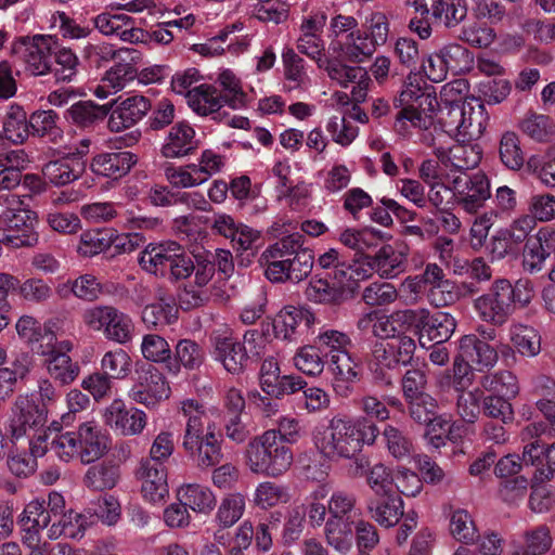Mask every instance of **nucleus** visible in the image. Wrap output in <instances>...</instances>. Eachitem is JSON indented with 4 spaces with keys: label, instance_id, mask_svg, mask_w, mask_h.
I'll list each match as a JSON object with an SVG mask.
<instances>
[{
    "label": "nucleus",
    "instance_id": "f257e3e1",
    "mask_svg": "<svg viewBox=\"0 0 555 555\" xmlns=\"http://www.w3.org/2000/svg\"><path fill=\"white\" fill-rule=\"evenodd\" d=\"M379 435L375 423L367 417L336 414L313 433V444L319 454L331 462L351 460L363 446H373Z\"/></svg>",
    "mask_w": 555,
    "mask_h": 555
},
{
    "label": "nucleus",
    "instance_id": "f03ea898",
    "mask_svg": "<svg viewBox=\"0 0 555 555\" xmlns=\"http://www.w3.org/2000/svg\"><path fill=\"white\" fill-rule=\"evenodd\" d=\"M180 412L185 418L182 447L201 468L219 464L222 460L221 440L216 426L208 420V409L196 399L180 402Z\"/></svg>",
    "mask_w": 555,
    "mask_h": 555
},
{
    "label": "nucleus",
    "instance_id": "7ed1b4c3",
    "mask_svg": "<svg viewBox=\"0 0 555 555\" xmlns=\"http://www.w3.org/2000/svg\"><path fill=\"white\" fill-rule=\"evenodd\" d=\"M244 460L250 473L276 478L291 468L294 454L288 446L282 443L274 429H267L248 441Z\"/></svg>",
    "mask_w": 555,
    "mask_h": 555
},
{
    "label": "nucleus",
    "instance_id": "20e7f679",
    "mask_svg": "<svg viewBox=\"0 0 555 555\" xmlns=\"http://www.w3.org/2000/svg\"><path fill=\"white\" fill-rule=\"evenodd\" d=\"M488 119L485 105L476 99L462 103H456V99H452L442 109L441 117L446 132L459 142L478 140L486 130Z\"/></svg>",
    "mask_w": 555,
    "mask_h": 555
},
{
    "label": "nucleus",
    "instance_id": "39448f33",
    "mask_svg": "<svg viewBox=\"0 0 555 555\" xmlns=\"http://www.w3.org/2000/svg\"><path fill=\"white\" fill-rule=\"evenodd\" d=\"M398 101L400 105L405 106L395 122V128L400 134H408L411 128L427 129L431 126L438 106L436 95L423 92L418 85L410 81L404 86Z\"/></svg>",
    "mask_w": 555,
    "mask_h": 555
},
{
    "label": "nucleus",
    "instance_id": "423d86ee",
    "mask_svg": "<svg viewBox=\"0 0 555 555\" xmlns=\"http://www.w3.org/2000/svg\"><path fill=\"white\" fill-rule=\"evenodd\" d=\"M229 298L225 281L215 279V264L209 261L198 262L194 278L189 281L179 295L183 309H193L210 301L224 302Z\"/></svg>",
    "mask_w": 555,
    "mask_h": 555
},
{
    "label": "nucleus",
    "instance_id": "0eeeda50",
    "mask_svg": "<svg viewBox=\"0 0 555 555\" xmlns=\"http://www.w3.org/2000/svg\"><path fill=\"white\" fill-rule=\"evenodd\" d=\"M82 320L88 328L101 332L106 339L119 345H126L134 337L135 325L131 317L113 306L89 308Z\"/></svg>",
    "mask_w": 555,
    "mask_h": 555
},
{
    "label": "nucleus",
    "instance_id": "6e6552de",
    "mask_svg": "<svg viewBox=\"0 0 555 555\" xmlns=\"http://www.w3.org/2000/svg\"><path fill=\"white\" fill-rule=\"evenodd\" d=\"M57 39L51 35H35L18 38L13 44V54L25 64L34 76H43L51 70V55Z\"/></svg>",
    "mask_w": 555,
    "mask_h": 555
},
{
    "label": "nucleus",
    "instance_id": "1a4fd4ad",
    "mask_svg": "<svg viewBox=\"0 0 555 555\" xmlns=\"http://www.w3.org/2000/svg\"><path fill=\"white\" fill-rule=\"evenodd\" d=\"M512 294V283L508 280H495L489 291L474 301L478 317L486 323L503 325L514 312Z\"/></svg>",
    "mask_w": 555,
    "mask_h": 555
},
{
    "label": "nucleus",
    "instance_id": "9d476101",
    "mask_svg": "<svg viewBox=\"0 0 555 555\" xmlns=\"http://www.w3.org/2000/svg\"><path fill=\"white\" fill-rule=\"evenodd\" d=\"M415 349V340L408 335H398L397 338L375 343L372 349L375 372L384 374L385 371L408 365L413 359Z\"/></svg>",
    "mask_w": 555,
    "mask_h": 555
},
{
    "label": "nucleus",
    "instance_id": "9b49d317",
    "mask_svg": "<svg viewBox=\"0 0 555 555\" xmlns=\"http://www.w3.org/2000/svg\"><path fill=\"white\" fill-rule=\"evenodd\" d=\"M404 321L415 326L421 336L426 335L437 344L447 341L455 331V319L448 312L430 314L428 309H406L400 314Z\"/></svg>",
    "mask_w": 555,
    "mask_h": 555
},
{
    "label": "nucleus",
    "instance_id": "f8f14e48",
    "mask_svg": "<svg viewBox=\"0 0 555 555\" xmlns=\"http://www.w3.org/2000/svg\"><path fill=\"white\" fill-rule=\"evenodd\" d=\"M46 411L36 402L34 395H20L12 406L8 431L12 439L30 436L43 426Z\"/></svg>",
    "mask_w": 555,
    "mask_h": 555
},
{
    "label": "nucleus",
    "instance_id": "ddd939ff",
    "mask_svg": "<svg viewBox=\"0 0 555 555\" xmlns=\"http://www.w3.org/2000/svg\"><path fill=\"white\" fill-rule=\"evenodd\" d=\"M452 194L466 212L474 214L490 198V181L482 172L457 176L452 180Z\"/></svg>",
    "mask_w": 555,
    "mask_h": 555
},
{
    "label": "nucleus",
    "instance_id": "4468645a",
    "mask_svg": "<svg viewBox=\"0 0 555 555\" xmlns=\"http://www.w3.org/2000/svg\"><path fill=\"white\" fill-rule=\"evenodd\" d=\"M327 15L323 10H317L305 16L300 25V36L297 39V49L301 54L313 60L318 67H322L328 60L325 56V43L322 38Z\"/></svg>",
    "mask_w": 555,
    "mask_h": 555
},
{
    "label": "nucleus",
    "instance_id": "2eb2a0df",
    "mask_svg": "<svg viewBox=\"0 0 555 555\" xmlns=\"http://www.w3.org/2000/svg\"><path fill=\"white\" fill-rule=\"evenodd\" d=\"M137 374V383L130 391L132 400L151 408L170 397L169 383L157 367L144 365Z\"/></svg>",
    "mask_w": 555,
    "mask_h": 555
},
{
    "label": "nucleus",
    "instance_id": "dca6fc26",
    "mask_svg": "<svg viewBox=\"0 0 555 555\" xmlns=\"http://www.w3.org/2000/svg\"><path fill=\"white\" fill-rule=\"evenodd\" d=\"M107 104V128L112 132H121L132 128L151 109L150 100L140 94H133L122 100L117 99Z\"/></svg>",
    "mask_w": 555,
    "mask_h": 555
},
{
    "label": "nucleus",
    "instance_id": "f3484780",
    "mask_svg": "<svg viewBox=\"0 0 555 555\" xmlns=\"http://www.w3.org/2000/svg\"><path fill=\"white\" fill-rule=\"evenodd\" d=\"M104 423L122 436L140 435L146 426L147 416L144 411L130 408L120 399H115L102 413Z\"/></svg>",
    "mask_w": 555,
    "mask_h": 555
},
{
    "label": "nucleus",
    "instance_id": "a211bd4d",
    "mask_svg": "<svg viewBox=\"0 0 555 555\" xmlns=\"http://www.w3.org/2000/svg\"><path fill=\"white\" fill-rule=\"evenodd\" d=\"M212 358L220 362L223 367L232 373L238 374L243 371L248 356L245 347L236 341L229 328L215 331L211 336Z\"/></svg>",
    "mask_w": 555,
    "mask_h": 555
},
{
    "label": "nucleus",
    "instance_id": "6ab92c4d",
    "mask_svg": "<svg viewBox=\"0 0 555 555\" xmlns=\"http://www.w3.org/2000/svg\"><path fill=\"white\" fill-rule=\"evenodd\" d=\"M320 68L324 69L332 80L344 88L353 83L351 98L354 102L361 103L366 99L371 78L363 67L348 66L328 59Z\"/></svg>",
    "mask_w": 555,
    "mask_h": 555
},
{
    "label": "nucleus",
    "instance_id": "aec40b11",
    "mask_svg": "<svg viewBox=\"0 0 555 555\" xmlns=\"http://www.w3.org/2000/svg\"><path fill=\"white\" fill-rule=\"evenodd\" d=\"M315 323L314 314L305 307L285 306L273 320V332L276 338L294 341Z\"/></svg>",
    "mask_w": 555,
    "mask_h": 555
},
{
    "label": "nucleus",
    "instance_id": "412c9836",
    "mask_svg": "<svg viewBox=\"0 0 555 555\" xmlns=\"http://www.w3.org/2000/svg\"><path fill=\"white\" fill-rule=\"evenodd\" d=\"M95 28L104 36L116 37L124 42L144 41L145 33L137 27L134 20L124 13L103 12L93 20Z\"/></svg>",
    "mask_w": 555,
    "mask_h": 555
},
{
    "label": "nucleus",
    "instance_id": "4be33fe9",
    "mask_svg": "<svg viewBox=\"0 0 555 555\" xmlns=\"http://www.w3.org/2000/svg\"><path fill=\"white\" fill-rule=\"evenodd\" d=\"M144 499L151 503H159L169 494L167 472L163 463L142 460L137 472Z\"/></svg>",
    "mask_w": 555,
    "mask_h": 555
},
{
    "label": "nucleus",
    "instance_id": "5701e85b",
    "mask_svg": "<svg viewBox=\"0 0 555 555\" xmlns=\"http://www.w3.org/2000/svg\"><path fill=\"white\" fill-rule=\"evenodd\" d=\"M79 448V459L83 464H90L106 454L109 449L108 435L94 422L81 424L76 433Z\"/></svg>",
    "mask_w": 555,
    "mask_h": 555
},
{
    "label": "nucleus",
    "instance_id": "b1692460",
    "mask_svg": "<svg viewBox=\"0 0 555 555\" xmlns=\"http://www.w3.org/2000/svg\"><path fill=\"white\" fill-rule=\"evenodd\" d=\"M328 370L332 374L331 386L336 397H350L359 379V363L351 353H344L328 361Z\"/></svg>",
    "mask_w": 555,
    "mask_h": 555
},
{
    "label": "nucleus",
    "instance_id": "393cba45",
    "mask_svg": "<svg viewBox=\"0 0 555 555\" xmlns=\"http://www.w3.org/2000/svg\"><path fill=\"white\" fill-rule=\"evenodd\" d=\"M139 61H118L102 76L92 93L100 100L116 94L129 86L137 77L135 64Z\"/></svg>",
    "mask_w": 555,
    "mask_h": 555
},
{
    "label": "nucleus",
    "instance_id": "a878e982",
    "mask_svg": "<svg viewBox=\"0 0 555 555\" xmlns=\"http://www.w3.org/2000/svg\"><path fill=\"white\" fill-rule=\"evenodd\" d=\"M198 147L195 129L186 121L173 125L162 146V155L166 158H181L192 154Z\"/></svg>",
    "mask_w": 555,
    "mask_h": 555
},
{
    "label": "nucleus",
    "instance_id": "bb28decb",
    "mask_svg": "<svg viewBox=\"0 0 555 555\" xmlns=\"http://www.w3.org/2000/svg\"><path fill=\"white\" fill-rule=\"evenodd\" d=\"M417 275L428 292L427 296L431 305L443 307L455 300L454 286L446 279L443 270L437 263H428L424 272Z\"/></svg>",
    "mask_w": 555,
    "mask_h": 555
},
{
    "label": "nucleus",
    "instance_id": "cd10ccee",
    "mask_svg": "<svg viewBox=\"0 0 555 555\" xmlns=\"http://www.w3.org/2000/svg\"><path fill=\"white\" fill-rule=\"evenodd\" d=\"M92 524L90 511L78 513L69 509L52 522L48 528L47 535L50 540H57L60 538L79 540Z\"/></svg>",
    "mask_w": 555,
    "mask_h": 555
},
{
    "label": "nucleus",
    "instance_id": "c85d7f7f",
    "mask_svg": "<svg viewBox=\"0 0 555 555\" xmlns=\"http://www.w3.org/2000/svg\"><path fill=\"white\" fill-rule=\"evenodd\" d=\"M135 163L137 156L131 152H109L95 155L90 168L96 176L117 180L126 176Z\"/></svg>",
    "mask_w": 555,
    "mask_h": 555
},
{
    "label": "nucleus",
    "instance_id": "c756f323",
    "mask_svg": "<svg viewBox=\"0 0 555 555\" xmlns=\"http://www.w3.org/2000/svg\"><path fill=\"white\" fill-rule=\"evenodd\" d=\"M402 311L387 314L380 310H370L360 315L357 327L363 333H372L383 340L397 338L396 322H405L400 315Z\"/></svg>",
    "mask_w": 555,
    "mask_h": 555
},
{
    "label": "nucleus",
    "instance_id": "7c9ffc66",
    "mask_svg": "<svg viewBox=\"0 0 555 555\" xmlns=\"http://www.w3.org/2000/svg\"><path fill=\"white\" fill-rule=\"evenodd\" d=\"M175 251H179V244L172 241L162 244H149L139 256L140 267L155 275H166Z\"/></svg>",
    "mask_w": 555,
    "mask_h": 555
},
{
    "label": "nucleus",
    "instance_id": "2f4dec72",
    "mask_svg": "<svg viewBox=\"0 0 555 555\" xmlns=\"http://www.w3.org/2000/svg\"><path fill=\"white\" fill-rule=\"evenodd\" d=\"M437 156L440 162L457 170L473 169L481 160L482 152L478 144L459 142L449 149H438Z\"/></svg>",
    "mask_w": 555,
    "mask_h": 555
},
{
    "label": "nucleus",
    "instance_id": "473e14b6",
    "mask_svg": "<svg viewBox=\"0 0 555 555\" xmlns=\"http://www.w3.org/2000/svg\"><path fill=\"white\" fill-rule=\"evenodd\" d=\"M460 354L478 370L493 367L498 362V352L476 335H465L460 340Z\"/></svg>",
    "mask_w": 555,
    "mask_h": 555
},
{
    "label": "nucleus",
    "instance_id": "72a5a7b5",
    "mask_svg": "<svg viewBox=\"0 0 555 555\" xmlns=\"http://www.w3.org/2000/svg\"><path fill=\"white\" fill-rule=\"evenodd\" d=\"M186 101L190 108L199 116L217 118L220 108L223 106V99L220 92L211 85H199L186 93Z\"/></svg>",
    "mask_w": 555,
    "mask_h": 555
},
{
    "label": "nucleus",
    "instance_id": "f704fd0d",
    "mask_svg": "<svg viewBox=\"0 0 555 555\" xmlns=\"http://www.w3.org/2000/svg\"><path fill=\"white\" fill-rule=\"evenodd\" d=\"M205 354L197 343L191 339H181L175 347V357L167 362L169 374L178 376L181 369L197 370L204 362Z\"/></svg>",
    "mask_w": 555,
    "mask_h": 555
},
{
    "label": "nucleus",
    "instance_id": "c9c22d12",
    "mask_svg": "<svg viewBox=\"0 0 555 555\" xmlns=\"http://www.w3.org/2000/svg\"><path fill=\"white\" fill-rule=\"evenodd\" d=\"M376 44L373 40L363 35L360 30H356L346 41L341 44L339 41H332L330 50L334 53L343 55L350 62L361 63L366 61L376 50Z\"/></svg>",
    "mask_w": 555,
    "mask_h": 555
},
{
    "label": "nucleus",
    "instance_id": "e433bc0d",
    "mask_svg": "<svg viewBox=\"0 0 555 555\" xmlns=\"http://www.w3.org/2000/svg\"><path fill=\"white\" fill-rule=\"evenodd\" d=\"M38 353L44 357V366L50 377L61 385H69L78 377L79 365L68 354L48 352L46 349H40Z\"/></svg>",
    "mask_w": 555,
    "mask_h": 555
},
{
    "label": "nucleus",
    "instance_id": "4c0bfd02",
    "mask_svg": "<svg viewBox=\"0 0 555 555\" xmlns=\"http://www.w3.org/2000/svg\"><path fill=\"white\" fill-rule=\"evenodd\" d=\"M177 496L186 507L195 513L208 514L216 505V496L207 486L199 483L183 485Z\"/></svg>",
    "mask_w": 555,
    "mask_h": 555
},
{
    "label": "nucleus",
    "instance_id": "58836bf2",
    "mask_svg": "<svg viewBox=\"0 0 555 555\" xmlns=\"http://www.w3.org/2000/svg\"><path fill=\"white\" fill-rule=\"evenodd\" d=\"M356 520L327 518L324 534L327 544L336 552L347 554L353 545V527Z\"/></svg>",
    "mask_w": 555,
    "mask_h": 555
},
{
    "label": "nucleus",
    "instance_id": "ea45409f",
    "mask_svg": "<svg viewBox=\"0 0 555 555\" xmlns=\"http://www.w3.org/2000/svg\"><path fill=\"white\" fill-rule=\"evenodd\" d=\"M50 438V451L63 462H69L74 457H79L78 439L76 433H61V426L53 422L48 428Z\"/></svg>",
    "mask_w": 555,
    "mask_h": 555
},
{
    "label": "nucleus",
    "instance_id": "a19ab883",
    "mask_svg": "<svg viewBox=\"0 0 555 555\" xmlns=\"http://www.w3.org/2000/svg\"><path fill=\"white\" fill-rule=\"evenodd\" d=\"M382 501H371L367 509L372 518L384 527H393L403 516V501L393 494L383 496Z\"/></svg>",
    "mask_w": 555,
    "mask_h": 555
},
{
    "label": "nucleus",
    "instance_id": "79ce46f5",
    "mask_svg": "<svg viewBox=\"0 0 555 555\" xmlns=\"http://www.w3.org/2000/svg\"><path fill=\"white\" fill-rule=\"evenodd\" d=\"M83 57L93 63L108 62V61H140L141 54L139 51L131 48L114 49V47L106 42L88 43L83 48Z\"/></svg>",
    "mask_w": 555,
    "mask_h": 555
},
{
    "label": "nucleus",
    "instance_id": "37998d69",
    "mask_svg": "<svg viewBox=\"0 0 555 555\" xmlns=\"http://www.w3.org/2000/svg\"><path fill=\"white\" fill-rule=\"evenodd\" d=\"M482 388L494 396L514 399L518 396L520 387L517 376L507 370L485 375L480 382Z\"/></svg>",
    "mask_w": 555,
    "mask_h": 555
},
{
    "label": "nucleus",
    "instance_id": "c03bdc74",
    "mask_svg": "<svg viewBox=\"0 0 555 555\" xmlns=\"http://www.w3.org/2000/svg\"><path fill=\"white\" fill-rule=\"evenodd\" d=\"M374 273L371 257L362 256L353 259L351 262H345L341 271L338 273V285L340 287L353 291L360 282L369 280Z\"/></svg>",
    "mask_w": 555,
    "mask_h": 555
},
{
    "label": "nucleus",
    "instance_id": "a18cd8bd",
    "mask_svg": "<svg viewBox=\"0 0 555 555\" xmlns=\"http://www.w3.org/2000/svg\"><path fill=\"white\" fill-rule=\"evenodd\" d=\"M29 119L18 105H11L3 119L4 138L14 144L24 143L29 135Z\"/></svg>",
    "mask_w": 555,
    "mask_h": 555
},
{
    "label": "nucleus",
    "instance_id": "49530a36",
    "mask_svg": "<svg viewBox=\"0 0 555 555\" xmlns=\"http://www.w3.org/2000/svg\"><path fill=\"white\" fill-rule=\"evenodd\" d=\"M51 520L50 512L44 506V501L35 499L30 501L18 517V525L23 533L34 532L40 534Z\"/></svg>",
    "mask_w": 555,
    "mask_h": 555
},
{
    "label": "nucleus",
    "instance_id": "de8ad7c7",
    "mask_svg": "<svg viewBox=\"0 0 555 555\" xmlns=\"http://www.w3.org/2000/svg\"><path fill=\"white\" fill-rule=\"evenodd\" d=\"M83 171V163L70 164L68 158L49 162L42 168L43 177L56 186L68 184L77 180Z\"/></svg>",
    "mask_w": 555,
    "mask_h": 555
},
{
    "label": "nucleus",
    "instance_id": "09e8293b",
    "mask_svg": "<svg viewBox=\"0 0 555 555\" xmlns=\"http://www.w3.org/2000/svg\"><path fill=\"white\" fill-rule=\"evenodd\" d=\"M509 338L516 350L526 357H534L541 350V337L538 331L521 323L509 327Z\"/></svg>",
    "mask_w": 555,
    "mask_h": 555
},
{
    "label": "nucleus",
    "instance_id": "8fccbe9b",
    "mask_svg": "<svg viewBox=\"0 0 555 555\" xmlns=\"http://www.w3.org/2000/svg\"><path fill=\"white\" fill-rule=\"evenodd\" d=\"M289 499L291 494L288 488L273 481L259 482L253 494L254 504L261 509H268L279 504L287 503Z\"/></svg>",
    "mask_w": 555,
    "mask_h": 555
},
{
    "label": "nucleus",
    "instance_id": "3c124183",
    "mask_svg": "<svg viewBox=\"0 0 555 555\" xmlns=\"http://www.w3.org/2000/svg\"><path fill=\"white\" fill-rule=\"evenodd\" d=\"M374 272L382 278L389 279L396 276L403 270L405 254L395 249L390 245L383 246L374 257H371Z\"/></svg>",
    "mask_w": 555,
    "mask_h": 555
},
{
    "label": "nucleus",
    "instance_id": "603ef678",
    "mask_svg": "<svg viewBox=\"0 0 555 555\" xmlns=\"http://www.w3.org/2000/svg\"><path fill=\"white\" fill-rule=\"evenodd\" d=\"M34 366V357L29 352H16L12 354L10 365L0 369V383L7 384L5 393L13 391L17 380L24 379Z\"/></svg>",
    "mask_w": 555,
    "mask_h": 555
},
{
    "label": "nucleus",
    "instance_id": "864d4df0",
    "mask_svg": "<svg viewBox=\"0 0 555 555\" xmlns=\"http://www.w3.org/2000/svg\"><path fill=\"white\" fill-rule=\"evenodd\" d=\"M383 238V232L374 228L346 229L338 237L343 245L358 251H364L377 246Z\"/></svg>",
    "mask_w": 555,
    "mask_h": 555
},
{
    "label": "nucleus",
    "instance_id": "5fc2aeb1",
    "mask_svg": "<svg viewBox=\"0 0 555 555\" xmlns=\"http://www.w3.org/2000/svg\"><path fill=\"white\" fill-rule=\"evenodd\" d=\"M246 507L245 496L240 492L225 495L217 509L215 519L221 528H230L243 516Z\"/></svg>",
    "mask_w": 555,
    "mask_h": 555
},
{
    "label": "nucleus",
    "instance_id": "6e6d98bb",
    "mask_svg": "<svg viewBox=\"0 0 555 555\" xmlns=\"http://www.w3.org/2000/svg\"><path fill=\"white\" fill-rule=\"evenodd\" d=\"M449 531L455 541L465 545L474 543L478 537V529L472 515L462 508L451 513Z\"/></svg>",
    "mask_w": 555,
    "mask_h": 555
},
{
    "label": "nucleus",
    "instance_id": "4d7b16f0",
    "mask_svg": "<svg viewBox=\"0 0 555 555\" xmlns=\"http://www.w3.org/2000/svg\"><path fill=\"white\" fill-rule=\"evenodd\" d=\"M177 318L178 309L165 298L145 306L142 310V321L147 327H163L173 323Z\"/></svg>",
    "mask_w": 555,
    "mask_h": 555
},
{
    "label": "nucleus",
    "instance_id": "13d9d810",
    "mask_svg": "<svg viewBox=\"0 0 555 555\" xmlns=\"http://www.w3.org/2000/svg\"><path fill=\"white\" fill-rule=\"evenodd\" d=\"M315 344L328 357V361L336 359L337 356L350 353V337L337 330L324 328L315 337Z\"/></svg>",
    "mask_w": 555,
    "mask_h": 555
},
{
    "label": "nucleus",
    "instance_id": "bf43d9fd",
    "mask_svg": "<svg viewBox=\"0 0 555 555\" xmlns=\"http://www.w3.org/2000/svg\"><path fill=\"white\" fill-rule=\"evenodd\" d=\"M328 518L341 520H356L360 515L357 507V498L353 493L343 490L335 491L327 502Z\"/></svg>",
    "mask_w": 555,
    "mask_h": 555
},
{
    "label": "nucleus",
    "instance_id": "052dcab7",
    "mask_svg": "<svg viewBox=\"0 0 555 555\" xmlns=\"http://www.w3.org/2000/svg\"><path fill=\"white\" fill-rule=\"evenodd\" d=\"M293 362L297 370L309 376L321 375L325 366L321 350L317 344L298 348L294 354Z\"/></svg>",
    "mask_w": 555,
    "mask_h": 555
},
{
    "label": "nucleus",
    "instance_id": "680f3d73",
    "mask_svg": "<svg viewBox=\"0 0 555 555\" xmlns=\"http://www.w3.org/2000/svg\"><path fill=\"white\" fill-rule=\"evenodd\" d=\"M59 116L52 111H37L29 117V125L34 134L57 142L62 138V129L57 125Z\"/></svg>",
    "mask_w": 555,
    "mask_h": 555
},
{
    "label": "nucleus",
    "instance_id": "e2e57ef3",
    "mask_svg": "<svg viewBox=\"0 0 555 555\" xmlns=\"http://www.w3.org/2000/svg\"><path fill=\"white\" fill-rule=\"evenodd\" d=\"M113 244V235L107 230H89L80 235L77 253L83 257H92L108 249Z\"/></svg>",
    "mask_w": 555,
    "mask_h": 555
},
{
    "label": "nucleus",
    "instance_id": "0e129e2a",
    "mask_svg": "<svg viewBox=\"0 0 555 555\" xmlns=\"http://www.w3.org/2000/svg\"><path fill=\"white\" fill-rule=\"evenodd\" d=\"M101 367L111 378L122 379L130 374L132 360L126 350L118 348L104 353Z\"/></svg>",
    "mask_w": 555,
    "mask_h": 555
},
{
    "label": "nucleus",
    "instance_id": "69168bd1",
    "mask_svg": "<svg viewBox=\"0 0 555 555\" xmlns=\"http://www.w3.org/2000/svg\"><path fill=\"white\" fill-rule=\"evenodd\" d=\"M501 162L512 170H519L525 163L519 139L515 132L506 131L502 134L499 145Z\"/></svg>",
    "mask_w": 555,
    "mask_h": 555
},
{
    "label": "nucleus",
    "instance_id": "338daca9",
    "mask_svg": "<svg viewBox=\"0 0 555 555\" xmlns=\"http://www.w3.org/2000/svg\"><path fill=\"white\" fill-rule=\"evenodd\" d=\"M521 545L526 553L530 555H543L547 553L553 545V537L550 528L545 525H541L525 530Z\"/></svg>",
    "mask_w": 555,
    "mask_h": 555
},
{
    "label": "nucleus",
    "instance_id": "774afa93",
    "mask_svg": "<svg viewBox=\"0 0 555 555\" xmlns=\"http://www.w3.org/2000/svg\"><path fill=\"white\" fill-rule=\"evenodd\" d=\"M520 130L538 142L548 140L554 133L551 118L543 114H527L519 124Z\"/></svg>",
    "mask_w": 555,
    "mask_h": 555
}]
</instances>
